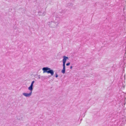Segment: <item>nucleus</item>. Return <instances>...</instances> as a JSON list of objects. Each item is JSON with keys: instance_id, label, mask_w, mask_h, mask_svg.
I'll return each mask as SVG.
<instances>
[{"instance_id": "2", "label": "nucleus", "mask_w": 126, "mask_h": 126, "mask_svg": "<svg viewBox=\"0 0 126 126\" xmlns=\"http://www.w3.org/2000/svg\"><path fill=\"white\" fill-rule=\"evenodd\" d=\"M63 65H65V62L67 60V59H68V58L67 57H66L65 56H63Z\"/></svg>"}, {"instance_id": "7", "label": "nucleus", "mask_w": 126, "mask_h": 126, "mask_svg": "<svg viewBox=\"0 0 126 126\" xmlns=\"http://www.w3.org/2000/svg\"><path fill=\"white\" fill-rule=\"evenodd\" d=\"M58 77V75H57V74H56V78H57V77Z\"/></svg>"}, {"instance_id": "6", "label": "nucleus", "mask_w": 126, "mask_h": 126, "mask_svg": "<svg viewBox=\"0 0 126 126\" xmlns=\"http://www.w3.org/2000/svg\"><path fill=\"white\" fill-rule=\"evenodd\" d=\"M70 64V63H68L66 64V65L67 66H68Z\"/></svg>"}, {"instance_id": "4", "label": "nucleus", "mask_w": 126, "mask_h": 126, "mask_svg": "<svg viewBox=\"0 0 126 126\" xmlns=\"http://www.w3.org/2000/svg\"><path fill=\"white\" fill-rule=\"evenodd\" d=\"M32 92V91H31V93L29 94L24 93H23V94L25 96H26V97L29 96L31 95Z\"/></svg>"}, {"instance_id": "8", "label": "nucleus", "mask_w": 126, "mask_h": 126, "mask_svg": "<svg viewBox=\"0 0 126 126\" xmlns=\"http://www.w3.org/2000/svg\"><path fill=\"white\" fill-rule=\"evenodd\" d=\"M72 68V66H71L70 67V68H71H71Z\"/></svg>"}, {"instance_id": "1", "label": "nucleus", "mask_w": 126, "mask_h": 126, "mask_svg": "<svg viewBox=\"0 0 126 126\" xmlns=\"http://www.w3.org/2000/svg\"><path fill=\"white\" fill-rule=\"evenodd\" d=\"M42 70L43 71L44 73H47L48 74L50 73L51 76L53 75L54 74V73L53 71L47 67L43 68Z\"/></svg>"}, {"instance_id": "5", "label": "nucleus", "mask_w": 126, "mask_h": 126, "mask_svg": "<svg viewBox=\"0 0 126 126\" xmlns=\"http://www.w3.org/2000/svg\"><path fill=\"white\" fill-rule=\"evenodd\" d=\"M63 69L62 70V72L64 74L65 72V65H63Z\"/></svg>"}, {"instance_id": "3", "label": "nucleus", "mask_w": 126, "mask_h": 126, "mask_svg": "<svg viewBox=\"0 0 126 126\" xmlns=\"http://www.w3.org/2000/svg\"><path fill=\"white\" fill-rule=\"evenodd\" d=\"M34 82V81H33L32 82L30 86L28 88V89L31 91H32L33 89L32 87Z\"/></svg>"}]
</instances>
